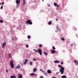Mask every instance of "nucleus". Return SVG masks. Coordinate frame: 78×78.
Returning a JSON list of instances; mask_svg holds the SVG:
<instances>
[{
  "label": "nucleus",
  "mask_w": 78,
  "mask_h": 78,
  "mask_svg": "<svg viewBox=\"0 0 78 78\" xmlns=\"http://www.w3.org/2000/svg\"><path fill=\"white\" fill-rule=\"evenodd\" d=\"M26 4L25 0H23V5H25Z\"/></svg>",
  "instance_id": "12"
},
{
  "label": "nucleus",
  "mask_w": 78,
  "mask_h": 78,
  "mask_svg": "<svg viewBox=\"0 0 78 78\" xmlns=\"http://www.w3.org/2000/svg\"><path fill=\"white\" fill-rule=\"evenodd\" d=\"M43 1H44V0H43Z\"/></svg>",
  "instance_id": "49"
},
{
  "label": "nucleus",
  "mask_w": 78,
  "mask_h": 78,
  "mask_svg": "<svg viewBox=\"0 0 78 78\" xmlns=\"http://www.w3.org/2000/svg\"><path fill=\"white\" fill-rule=\"evenodd\" d=\"M48 24L49 25H51V22H49L48 23Z\"/></svg>",
  "instance_id": "28"
},
{
  "label": "nucleus",
  "mask_w": 78,
  "mask_h": 78,
  "mask_svg": "<svg viewBox=\"0 0 78 78\" xmlns=\"http://www.w3.org/2000/svg\"><path fill=\"white\" fill-rule=\"evenodd\" d=\"M56 53V51L55 50H51V53H53L54 54V53Z\"/></svg>",
  "instance_id": "11"
},
{
  "label": "nucleus",
  "mask_w": 78,
  "mask_h": 78,
  "mask_svg": "<svg viewBox=\"0 0 78 78\" xmlns=\"http://www.w3.org/2000/svg\"><path fill=\"white\" fill-rule=\"evenodd\" d=\"M30 64L31 66H33V62H30Z\"/></svg>",
  "instance_id": "25"
},
{
  "label": "nucleus",
  "mask_w": 78,
  "mask_h": 78,
  "mask_svg": "<svg viewBox=\"0 0 78 78\" xmlns=\"http://www.w3.org/2000/svg\"><path fill=\"white\" fill-rule=\"evenodd\" d=\"M58 67H61L60 68L59 72L61 73V74H63L64 72V70L65 69V68L63 67H62V66L60 65H58Z\"/></svg>",
  "instance_id": "1"
},
{
  "label": "nucleus",
  "mask_w": 78,
  "mask_h": 78,
  "mask_svg": "<svg viewBox=\"0 0 78 78\" xmlns=\"http://www.w3.org/2000/svg\"><path fill=\"white\" fill-rule=\"evenodd\" d=\"M5 4V2H2L1 3V5H4Z\"/></svg>",
  "instance_id": "32"
},
{
  "label": "nucleus",
  "mask_w": 78,
  "mask_h": 78,
  "mask_svg": "<svg viewBox=\"0 0 78 78\" xmlns=\"http://www.w3.org/2000/svg\"><path fill=\"white\" fill-rule=\"evenodd\" d=\"M16 77L14 76H12L10 78H16Z\"/></svg>",
  "instance_id": "17"
},
{
  "label": "nucleus",
  "mask_w": 78,
  "mask_h": 78,
  "mask_svg": "<svg viewBox=\"0 0 78 78\" xmlns=\"http://www.w3.org/2000/svg\"><path fill=\"white\" fill-rule=\"evenodd\" d=\"M57 3H54V5L55 6H56L57 5Z\"/></svg>",
  "instance_id": "24"
},
{
  "label": "nucleus",
  "mask_w": 78,
  "mask_h": 78,
  "mask_svg": "<svg viewBox=\"0 0 78 78\" xmlns=\"http://www.w3.org/2000/svg\"><path fill=\"white\" fill-rule=\"evenodd\" d=\"M37 70V69L36 68H34L33 69V71L34 72H36V70Z\"/></svg>",
  "instance_id": "16"
},
{
  "label": "nucleus",
  "mask_w": 78,
  "mask_h": 78,
  "mask_svg": "<svg viewBox=\"0 0 78 78\" xmlns=\"http://www.w3.org/2000/svg\"><path fill=\"white\" fill-rule=\"evenodd\" d=\"M57 7H58V8H59V5H57Z\"/></svg>",
  "instance_id": "44"
},
{
  "label": "nucleus",
  "mask_w": 78,
  "mask_h": 78,
  "mask_svg": "<svg viewBox=\"0 0 78 78\" xmlns=\"http://www.w3.org/2000/svg\"><path fill=\"white\" fill-rule=\"evenodd\" d=\"M14 38H12V40H14Z\"/></svg>",
  "instance_id": "45"
},
{
  "label": "nucleus",
  "mask_w": 78,
  "mask_h": 78,
  "mask_svg": "<svg viewBox=\"0 0 78 78\" xmlns=\"http://www.w3.org/2000/svg\"><path fill=\"white\" fill-rule=\"evenodd\" d=\"M9 56L10 57V58H11V54L10 53L8 54Z\"/></svg>",
  "instance_id": "26"
},
{
  "label": "nucleus",
  "mask_w": 78,
  "mask_h": 78,
  "mask_svg": "<svg viewBox=\"0 0 78 78\" xmlns=\"http://www.w3.org/2000/svg\"><path fill=\"white\" fill-rule=\"evenodd\" d=\"M58 73H59V72H58V73H56L57 75H58Z\"/></svg>",
  "instance_id": "40"
},
{
  "label": "nucleus",
  "mask_w": 78,
  "mask_h": 78,
  "mask_svg": "<svg viewBox=\"0 0 78 78\" xmlns=\"http://www.w3.org/2000/svg\"><path fill=\"white\" fill-rule=\"evenodd\" d=\"M40 71H41V72H42L43 73H44V72L45 71L43 70H42V69H40Z\"/></svg>",
  "instance_id": "19"
},
{
  "label": "nucleus",
  "mask_w": 78,
  "mask_h": 78,
  "mask_svg": "<svg viewBox=\"0 0 78 78\" xmlns=\"http://www.w3.org/2000/svg\"><path fill=\"white\" fill-rule=\"evenodd\" d=\"M3 20H0V23H3Z\"/></svg>",
  "instance_id": "30"
},
{
  "label": "nucleus",
  "mask_w": 78,
  "mask_h": 78,
  "mask_svg": "<svg viewBox=\"0 0 78 78\" xmlns=\"http://www.w3.org/2000/svg\"><path fill=\"white\" fill-rule=\"evenodd\" d=\"M43 54H44L45 56H47V55H48V54L45 52H43Z\"/></svg>",
  "instance_id": "18"
},
{
  "label": "nucleus",
  "mask_w": 78,
  "mask_h": 78,
  "mask_svg": "<svg viewBox=\"0 0 78 78\" xmlns=\"http://www.w3.org/2000/svg\"><path fill=\"white\" fill-rule=\"evenodd\" d=\"M20 0H17L16 1V4H20Z\"/></svg>",
  "instance_id": "8"
},
{
  "label": "nucleus",
  "mask_w": 78,
  "mask_h": 78,
  "mask_svg": "<svg viewBox=\"0 0 78 78\" xmlns=\"http://www.w3.org/2000/svg\"><path fill=\"white\" fill-rule=\"evenodd\" d=\"M0 9H3V6H1V7H0Z\"/></svg>",
  "instance_id": "31"
},
{
  "label": "nucleus",
  "mask_w": 78,
  "mask_h": 78,
  "mask_svg": "<svg viewBox=\"0 0 78 78\" xmlns=\"http://www.w3.org/2000/svg\"><path fill=\"white\" fill-rule=\"evenodd\" d=\"M47 72L48 73L50 74L51 73V71L50 70H48L47 71Z\"/></svg>",
  "instance_id": "15"
},
{
  "label": "nucleus",
  "mask_w": 78,
  "mask_h": 78,
  "mask_svg": "<svg viewBox=\"0 0 78 78\" xmlns=\"http://www.w3.org/2000/svg\"><path fill=\"white\" fill-rule=\"evenodd\" d=\"M27 23H29V24H30V25H31L32 24V23L31 22V20H29L27 21Z\"/></svg>",
  "instance_id": "6"
},
{
  "label": "nucleus",
  "mask_w": 78,
  "mask_h": 78,
  "mask_svg": "<svg viewBox=\"0 0 78 78\" xmlns=\"http://www.w3.org/2000/svg\"><path fill=\"white\" fill-rule=\"evenodd\" d=\"M52 78H56L55 77H52Z\"/></svg>",
  "instance_id": "43"
},
{
  "label": "nucleus",
  "mask_w": 78,
  "mask_h": 78,
  "mask_svg": "<svg viewBox=\"0 0 78 78\" xmlns=\"http://www.w3.org/2000/svg\"><path fill=\"white\" fill-rule=\"evenodd\" d=\"M62 78H66V76H62Z\"/></svg>",
  "instance_id": "21"
},
{
  "label": "nucleus",
  "mask_w": 78,
  "mask_h": 78,
  "mask_svg": "<svg viewBox=\"0 0 78 78\" xmlns=\"http://www.w3.org/2000/svg\"><path fill=\"white\" fill-rule=\"evenodd\" d=\"M20 5V4H17V5H16L17 8H19V6Z\"/></svg>",
  "instance_id": "22"
},
{
  "label": "nucleus",
  "mask_w": 78,
  "mask_h": 78,
  "mask_svg": "<svg viewBox=\"0 0 78 78\" xmlns=\"http://www.w3.org/2000/svg\"><path fill=\"white\" fill-rule=\"evenodd\" d=\"M74 63H75V64H77L78 65V61H76V60H74Z\"/></svg>",
  "instance_id": "13"
},
{
  "label": "nucleus",
  "mask_w": 78,
  "mask_h": 78,
  "mask_svg": "<svg viewBox=\"0 0 78 78\" xmlns=\"http://www.w3.org/2000/svg\"><path fill=\"white\" fill-rule=\"evenodd\" d=\"M18 78H22V75L20 73L18 74Z\"/></svg>",
  "instance_id": "5"
},
{
  "label": "nucleus",
  "mask_w": 78,
  "mask_h": 78,
  "mask_svg": "<svg viewBox=\"0 0 78 78\" xmlns=\"http://www.w3.org/2000/svg\"><path fill=\"white\" fill-rule=\"evenodd\" d=\"M33 50L35 51H36V52H37V53H38V52H39V53L40 55H42V52L41 49H38V50L37 51V50H35V49H34Z\"/></svg>",
  "instance_id": "2"
},
{
  "label": "nucleus",
  "mask_w": 78,
  "mask_h": 78,
  "mask_svg": "<svg viewBox=\"0 0 78 78\" xmlns=\"http://www.w3.org/2000/svg\"><path fill=\"white\" fill-rule=\"evenodd\" d=\"M43 73L46 76H47V73L45 71H44Z\"/></svg>",
  "instance_id": "20"
},
{
  "label": "nucleus",
  "mask_w": 78,
  "mask_h": 78,
  "mask_svg": "<svg viewBox=\"0 0 78 78\" xmlns=\"http://www.w3.org/2000/svg\"><path fill=\"white\" fill-rule=\"evenodd\" d=\"M77 65H78V64H77Z\"/></svg>",
  "instance_id": "47"
},
{
  "label": "nucleus",
  "mask_w": 78,
  "mask_h": 78,
  "mask_svg": "<svg viewBox=\"0 0 78 78\" xmlns=\"http://www.w3.org/2000/svg\"><path fill=\"white\" fill-rule=\"evenodd\" d=\"M56 21H58V19H56Z\"/></svg>",
  "instance_id": "41"
},
{
  "label": "nucleus",
  "mask_w": 78,
  "mask_h": 78,
  "mask_svg": "<svg viewBox=\"0 0 78 78\" xmlns=\"http://www.w3.org/2000/svg\"><path fill=\"white\" fill-rule=\"evenodd\" d=\"M37 60H36V58H34V61H37Z\"/></svg>",
  "instance_id": "35"
},
{
  "label": "nucleus",
  "mask_w": 78,
  "mask_h": 78,
  "mask_svg": "<svg viewBox=\"0 0 78 78\" xmlns=\"http://www.w3.org/2000/svg\"><path fill=\"white\" fill-rule=\"evenodd\" d=\"M26 47H27V48H28V47H29L28 45V44L27 45H26Z\"/></svg>",
  "instance_id": "36"
},
{
  "label": "nucleus",
  "mask_w": 78,
  "mask_h": 78,
  "mask_svg": "<svg viewBox=\"0 0 78 78\" xmlns=\"http://www.w3.org/2000/svg\"><path fill=\"white\" fill-rule=\"evenodd\" d=\"M27 38L28 39H30V38H31V36H30V35H28L27 36Z\"/></svg>",
  "instance_id": "23"
},
{
  "label": "nucleus",
  "mask_w": 78,
  "mask_h": 78,
  "mask_svg": "<svg viewBox=\"0 0 78 78\" xmlns=\"http://www.w3.org/2000/svg\"><path fill=\"white\" fill-rule=\"evenodd\" d=\"M27 62H28V59H26L25 60V61L23 63V65H25V64H26L27 63Z\"/></svg>",
  "instance_id": "7"
},
{
  "label": "nucleus",
  "mask_w": 78,
  "mask_h": 78,
  "mask_svg": "<svg viewBox=\"0 0 78 78\" xmlns=\"http://www.w3.org/2000/svg\"><path fill=\"white\" fill-rule=\"evenodd\" d=\"M6 43L5 42H4L2 43V48H4L5 47V45H6Z\"/></svg>",
  "instance_id": "4"
},
{
  "label": "nucleus",
  "mask_w": 78,
  "mask_h": 78,
  "mask_svg": "<svg viewBox=\"0 0 78 78\" xmlns=\"http://www.w3.org/2000/svg\"><path fill=\"white\" fill-rule=\"evenodd\" d=\"M40 78H44V77H43V76H40Z\"/></svg>",
  "instance_id": "34"
},
{
  "label": "nucleus",
  "mask_w": 78,
  "mask_h": 78,
  "mask_svg": "<svg viewBox=\"0 0 78 78\" xmlns=\"http://www.w3.org/2000/svg\"><path fill=\"white\" fill-rule=\"evenodd\" d=\"M62 41H65V39H64V37H62Z\"/></svg>",
  "instance_id": "29"
},
{
  "label": "nucleus",
  "mask_w": 78,
  "mask_h": 78,
  "mask_svg": "<svg viewBox=\"0 0 78 78\" xmlns=\"http://www.w3.org/2000/svg\"><path fill=\"white\" fill-rule=\"evenodd\" d=\"M30 75H31V76H36V74L34 73H32L30 74Z\"/></svg>",
  "instance_id": "9"
},
{
  "label": "nucleus",
  "mask_w": 78,
  "mask_h": 78,
  "mask_svg": "<svg viewBox=\"0 0 78 78\" xmlns=\"http://www.w3.org/2000/svg\"><path fill=\"white\" fill-rule=\"evenodd\" d=\"M10 67L12 69H14V64L13 63V62L12 60H11L10 62Z\"/></svg>",
  "instance_id": "3"
},
{
  "label": "nucleus",
  "mask_w": 78,
  "mask_h": 78,
  "mask_svg": "<svg viewBox=\"0 0 78 78\" xmlns=\"http://www.w3.org/2000/svg\"><path fill=\"white\" fill-rule=\"evenodd\" d=\"M48 6H49V7H50V5L48 4Z\"/></svg>",
  "instance_id": "39"
},
{
  "label": "nucleus",
  "mask_w": 78,
  "mask_h": 78,
  "mask_svg": "<svg viewBox=\"0 0 78 78\" xmlns=\"http://www.w3.org/2000/svg\"><path fill=\"white\" fill-rule=\"evenodd\" d=\"M54 62L55 63H59V61L58 60H55L54 61Z\"/></svg>",
  "instance_id": "14"
},
{
  "label": "nucleus",
  "mask_w": 78,
  "mask_h": 78,
  "mask_svg": "<svg viewBox=\"0 0 78 78\" xmlns=\"http://www.w3.org/2000/svg\"><path fill=\"white\" fill-rule=\"evenodd\" d=\"M42 47V44H40V45H39V47Z\"/></svg>",
  "instance_id": "33"
},
{
  "label": "nucleus",
  "mask_w": 78,
  "mask_h": 78,
  "mask_svg": "<svg viewBox=\"0 0 78 78\" xmlns=\"http://www.w3.org/2000/svg\"><path fill=\"white\" fill-rule=\"evenodd\" d=\"M61 64H62V65H63L64 64V63H63V62H61Z\"/></svg>",
  "instance_id": "38"
},
{
  "label": "nucleus",
  "mask_w": 78,
  "mask_h": 78,
  "mask_svg": "<svg viewBox=\"0 0 78 78\" xmlns=\"http://www.w3.org/2000/svg\"><path fill=\"white\" fill-rule=\"evenodd\" d=\"M20 65H18L16 67V69H20Z\"/></svg>",
  "instance_id": "10"
},
{
  "label": "nucleus",
  "mask_w": 78,
  "mask_h": 78,
  "mask_svg": "<svg viewBox=\"0 0 78 78\" xmlns=\"http://www.w3.org/2000/svg\"><path fill=\"white\" fill-rule=\"evenodd\" d=\"M2 4V3H1V2H0V5H1Z\"/></svg>",
  "instance_id": "46"
},
{
  "label": "nucleus",
  "mask_w": 78,
  "mask_h": 78,
  "mask_svg": "<svg viewBox=\"0 0 78 78\" xmlns=\"http://www.w3.org/2000/svg\"><path fill=\"white\" fill-rule=\"evenodd\" d=\"M71 46H72V44L71 45Z\"/></svg>",
  "instance_id": "48"
},
{
  "label": "nucleus",
  "mask_w": 78,
  "mask_h": 78,
  "mask_svg": "<svg viewBox=\"0 0 78 78\" xmlns=\"http://www.w3.org/2000/svg\"><path fill=\"white\" fill-rule=\"evenodd\" d=\"M59 27V26H57L56 27V28H57V29H58V27Z\"/></svg>",
  "instance_id": "37"
},
{
  "label": "nucleus",
  "mask_w": 78,
  "mask_h": 78,
  "mask_svg": "<svg viewBox=\"0 0 78 78\" xmlns=\"http://www.w3.org/2000/svg\"><path fill=\"white\" fill-rule=\"evenodd\" d=\"M6 72H8V70H6Z\"/></svg>",
  "instance_id": "42"
},
{
  "label": "nucleus",
  "mask_w": 78,
  "mask_h": 78,
  "mask_svg": "<svg viewBox=\"0 0 78 78\" xmlns=\"http://www.w3.org/2000/svg\"><path fill=\"white\" fill-rule=\"evenodd\" d=\"M52 48H53V50H55V49H56V48L55 47V46H52Z\"/></svg>",
  "instance_id": "27"
}]
</instances>
